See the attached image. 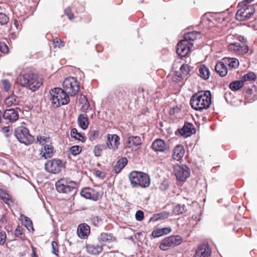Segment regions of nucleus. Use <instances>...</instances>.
Here are the masks:
<instances>
[{
	"label": "nucleus",
	"instance_id": "nucleus-38",
	"mask_svg": "<svg viewBox=\"0 0 257 257\" xmlns=\"http://www.w3.org/2000/svg\"><path fill=\"white\" fill-rule=\"evenodd\" d=\"M54 48H60L64 46V42L57 37L53 38L52 43Z\"/></svg>",
	"mask_w": 257,
	"mask_h": 257
},
{
	"label": "nucleus",
	"instance_id": "nucleus-28",
	"mask_svg": "<svg viewBox=\"0 0 257 257\" xmlns=\"http://www.w3.org/2000/svg\"><path fill=\"white\" fill-rule=\"evenodd\" d=\"M180 70L181 71L180 73L179 74V72H176L175 74V75L178 77L177 78L178 81H180L181 78L188 75L190 71L189 66L187 64H183L181 66Z\"/></svg>",
	"mask_w": 257,
	"mask_h": 257
},
{
	"label": "nucleus",
	"instance_id": "nucleus-14",
	"mask_svg": "<svg viewBox=\"0 0 257 257\" xmlns=\"http://www.w3.org/2000/svg\"><path fill=\"white\" fill-rule=\"evenodd\" d=\"M211 250L207 243L200 244L194 257H210Z\"/></svg>",
	"mask_w": 257,
	"mask_h": 257
},
{
	"label": "nucleus",
	"instance_id": "nucleus-26",
	"mask_svg": "<svg viewBox=\"0 0 257 257\" xmlns=\"http://www.w3.org/2000/svg\"><path fill=\"white\" fill-rule=\"evenodd\" d=\"M78 123L81 128L83 130H86L89 124L87 115L85 114H80L78 117Z\"/></svg>",
	"mask_w": 257,
	"mask_h": 257
},
{
	"label": "nucleus",
	"instance_id": "nucleus-64",
	"mask_svg": "<svg viewBox=\"0 0 257 257\" xmlns=\"http://www.w3.org/2000/svg\"><path fill=\"white\" fill-rule=\"evenodd\" d=\"M243 40H244L243 38L242 37V43H243Z\"/></svg>",
	"mask_w": 257,
	"mask_h": 257
},
{
	"label": "nucleus",
	"instance_id": "nucleus-62",
	"mask_svg": "<svg viewBox=\"0 0 257 257\" xmlns=\"http://www.w3.org/2000/svg\"><path fill=\"white\" fill-rule=\"evenodd\" d=\"M248 66V62L247 61L246 64L244 65V67H247Z\"/></svg>",
	"mask_w": 257,
	"mask_h": 257
},
{
	"label": "nucleus",
	"instance_id": "nucleus-4",
	"mask_svg": "<svg viewBox=\"0 0 257 257\" xmlns=\"http://www.w3.org/2000/svg\"><path fill=\"white\" fill-rule=\"evenodd\" d=\"M128 178L133 187L147 188L150 185V177L142 172L132 171L129 174Z\"/></svg>",
	"mask_w": 257,
	"mask_h": 257
},
{
	"label": "nucleus",
	"instance_id": "nucleus-42",
	"mask_svg": "<svg viewBox=\"0 0 257 257\" xmlns=\"http://www.w3.org/2000/svg\"><path fill=\"white\" fill-rule=\"evenodd\" d=\"M2 83L4 90L8 92L11 88V82L7 79H3L2 80Z\"/></svg>",
	"mask_w": 257,
	"mask_h": 257
},
{
	"label": "nucleus",
	"instance_id": "nucleus-59",
	"mask_svg": "<svg viewBox=\"0 0 257 257\" xmlns=\"http://www.w3.org/2000/svg\"><path fill=\"white\" fill-rule=\"evenodd\" d=\"M246 93L249 95H251L252 93V89H248V90L246 92Z\"/></svg>",
	"mask_w": 257,
	"mask_h": 257
},
{
	"label": "nucleus",
	"instance_id": "nucleus-61",
	"mask_svg": "<svg viewBox=\"0 0 257 257\" xmlns=\"http://www.w3.org/2000/svg\"><path fill=\"white\" fill-rule=\"evenodd\" d=\"M88 107V104H86L85 103L83 106H82V108L83 109H86Z\"/></svg>",
	"mask_w": 257,
	"mask_h": 257
},
{
	"label": "nucleus",
	"instance_id": "nucleus-18",
	"mask_svg": "<svg viewBox=\"0 0 257 257\" xmlns=\"http://www.w3.org/2000/svg\"><path fill=\"white\" fill-rule=\"evenodd\" d=\"M185 150L183 146L178 145L174 149L172 157L174 159L179 161L183 158Z\"/></svg>",
	"mask_w": 257,
	"mask_h": 257
},
{
	"label": "nucleus",
	"instance_id": "nucleus-27",
	"mask_svg": "<svg viewBox=\"0 0 257 257\" xmlns=\"http://www.w3.org/2000/svg\"><path fill=\"white\" fill-rule=\"evenodd\" d=\"M223 60V63L231 68H236L239 64L238 60L234 58L226 57L224 58Z\"/></svg>",
	"mask_w": 257,
	"mask_h": 257
},
{
	"label": "nucleus",
	"instance_id": "nucleus-19",
	"mask_svg": "<svg viewBox=\"0 0 257 257\" xmlns=\"http://www.w3.org/2000/svg\"><path fill=\"white\" fill-rule=\"evenodd\" d=\"M54 154V148L51 144H46L44 146V150H42L40 155L44 159L51 158Z\"/></svg>",
	"mask_w": 257,
	"mask_h": 257
},
{
	"label": "nucleus",
	"instance_id": "nucleus-54",
	"mask_svg": "<svg viewBox=\"0 0 257 257\" xmlns=\"http://www.w3.org/2000/svg\"><path fill=\"white\" fill-rule=\"evenodd\" d=\"M123 91L118 89L115 90V94L118 97H121L123 96Z\"/></svg>",
	"mask_w": 257,
	"mask_h": 257
},
{
	"label": "nucleus",
	"instance_id": "nucleus-21",
	"mask_svg": "<svg viewBox=\"0 0 257 257\" xmlns=\"http://www.w3.org/2000/svg\"><path fill=\"white\" fill-rule=\"evenodd\" d=\"M142 144L141 139L138 136H131L128 138L125 143L126 147L131 148L137 147Z\"/></svg>",
	"mask_w": 257,
	"mask_h": 257
},
{
	"label": "nucleus",
	"instance_id": "nucleus-34",
	"mask_svg": "<svg viewBox=\"0 0 257 257\" xmlns=\"http://www.w3.org/2000/svg\"><path fill=\"white\" fill-rule=\"evenodd\" d=\"M38 142L42 145H46L51 143V140L50 137L46 136H39L37 138Z\"/></svg>",
	"mask_w": 257,
	"mask_h": 257
},
{
	"label": "nucleus",
	"instance_id": "nucleus-5",
	"mask_svg": "<svg viewBox=\"0 0 257 257\" xmlns=\"http://www.w3.org/2000/svg\"><path fill=\"white\" fill-rule=\"evenodd\" d=\"M49 93L50 100L54 107L67 104L70 101L68 94L62 88H54Z\"/></svg>",
	"mask_w": 257,
	"mask_h": 257
},
{
	"label": "nucleus",
	"instance_id": "nucleus-46",
	"mask_svg": "<svg viewBox=\"0 0 257 257\" xmlns=\"http://www.w3.org/2000/svg\"><path fill=\"white\" fill-rule=\"evenodd\" d=\"M9 21V18L5 14L0 13V24L5 25Z\"/></svg>",
	"mask_w": 257,
	"mask_h": 257
},
{
	"label": "nucleus",
	"instance_id": "nucleus-3",
	"mask_svg": "<svg viewBox=\"0 0 257 257\" xmlns=\"http://www.w3.org/2000/svg\"><path fill=\"white\" fill-rule=\"evenodd\" d=\"M200 37V34L197 32H192L185 34L184 39L178 43L177 53L182 57L187 55L193 46L194 41Z\"/></svg>",
	"mask_w": 257,
	"mask_h": 257
},
{
	"label": "nucleus",
	"instance_id": "nucleus-15",
	"mask_svg": "<svg viewBox=\"0 0 257 257\" xmlns=\"http://www.w3.org/2000/svg\"><path fill=\"white\" fill-rule=\"evenodd\" d=\"M81 195L86 199L96 201L98 198L99 193L90 188H85L81 191Z\"/></svg>",
	"mask_w": 257,
	"mask_h": 257
},
{
	"label": "nucleus",
	"instance_id": "nucleus-52",
	"mask_svg": "<svg viewBox=\"0 0 257 257\" xmlns=\"http://www.w3.org/2000/svg\"><path fill=\"white\" fill-rule=\"evenodd\" d=\"M168 186L169 185L168 182L166 181H164L161 184L159 188L161 190L165 191L168 189Z\"/></svg>",
	"mask_w": 257,
	"mask_h": 257
},
{
	"label": "nucleus",
	"instance_id": "nucleus-25",
	"mask_svg": "<svg viewBox=\"0 0 257 257\" xmlns=\"http://www.w3.org/2000/svg\"><path fill=\"white\" fill-rule=\"evenodd\" d=\"M127 163V160L126 158H121L117 161L116 165L113 167V171L116 174L119 173L121 170L125 166Z\"/></svg>",
	"mask_w": 257,
	"mask_h": 257
},
{
	"label": "nucleus",
	"instance_id": "nucleus-56",
	"mask_svg": "<svg viewBox=\"0 0 257 257\" xmlns=\"http://www.w3.org/2000/svg\"><path fill=\"white\" fill-rule=\"evenodd\" d=\"M248 46L246 45H242V54L246 53L248 51Z\"/></svg>",
	"mask_w": 257,
	"mask_h": 257
},
{
	"label": "nucleus",
	"instance_id": "nucleus-16",
	"mask_svg": "<svg viewBox=\"0 0 257 257\" xmlns=\"http://www.w3.org/2000/svg\"><path fill=\"white\" fill-rule=\"evenodd\" d=\"M152 148L156 152H163L167 150L168 146L163 140L156 139L153 143Z\"/></svg>",
	"mask_w": 257,
	"mask_h": 257
},
{
	"label": "nucleus",
	"instance_id": "nucleus-12",
	"mask_svg": "<svg viewBox=\"0 0 257 257\" xmlns=\"http://www.w3.org/2000/svg\"><path fill=\"white\" fill-rule=\"evenodd\" d=\"M119 137L115 134H108L106 146L107 148L115 151L119 145Z\"/></svg>",
	"mask_w": 257,
	"mask_h": 257
},
{
	"label": "nucleus",
	"instance_id": "nucleus-36",
	"mask_svg": "<svg viewBox=\"0 0 257 257\" xmlns=\"http://www.w3.org/2000/svg\"><path fill=\"white\" fill-rule=\"evenodd\" d=\"M0 197L7 204H10L12 200L9 195L4 191L0 190Z\"/></svg>",
	"mask_w": 257,
	"mask_h": 257
},
{
	"label": "nucleus",
	"instance_id": "nucleus-20",
	"mask_svg": "<svg viewBox=\"0 0 257 257\" xmlns=\"http://www.w3.org/2000/svg\"><path fill=\"white\" fill-rule=\"evenodd\" d=\"M181 135L185 137L190 136L191 134L195 133V130L194 125L191 123H185L181 130Z\"/></svg>",
	"mask_w": 257,
	"mask_h": 257
},
{
	"label": "nucleus",
	"instance_id": "nucleus-53",
	"mask_svg": "<svg viewBox=\"0 0 257 257\" xmlns=\"http://www.w3.org/2000/svg\"><path fill=\"white\" fill-rule=\"evenodd\" d=\"M99 136V133L97 131H93L90 133V137L93 139H95Z\"/></svg>",
	"mask_w": 257,
	"mask_h": 257
},
{
	"label": "nucleus",
	"instance_id": "nucleus-22",
	"mask_svg": "<svg viewBox=\"0 0 257 257\" xmlns=\"http://www.w3.org/2000/svg\"><path fill=\"white\" fill-rule=\"evenodd\" d=\"M90 233V227L84 223L80 225L77 229L78 235L81 238H85Z\"/></svg>",
	"mask_w": 257,
	"mask_h": 257
},
{
	"label": "nucleus",
	"instance_id": "nucleus-13",
	"mask_svg": "<svg viewBox=\"0 0 257 257\" xmlns=\"http://www.w3.org/2000/svg\"><path fill=\"white\" fill-rule=\"evenodd\" d=\"M254 0H243L242 1V21L249 19L254 13V9L252 6H248L246 8H244L243 6H246L247 4L251 3Z\"/></svg>",
	"mask_w": 257,
	"mask_h": 257
},
{
	"label": "nucleus",
	"instance_id": "nucleus-17",
	"mask_svg": "<svg viewBox=\"0 0 257 257\" xmlns=\"http://www.w3.org/2000/svg\"><path fill=\"white\" fill-rule=\"evenodd\" d=\"M3 117L6 119H8L10 121H15L18 119L19 115L14 109L11 108L7 109L3 114Z\"/></svg>",
	"mask_w": 257,
	"mask_h": 257
},
{
	"label": "nucleus",
	"instance_id": "nucleus-40",
	"mask_svg": "<svg viewBox=\"0 0 257 257\" xmlns=\"http://www.w3.org/2000/svg\"><path fill=\"white\" fill-rule=\"evenodd\" d=\"M229 87L232 91H237L241 89V80L232 82L229 84Z\"/></svg>",
	"mask_w": 257,
	"mask_h": 257
},
{
	"label": "nucleus",
	"instance_id": "nucleus-45",
	"mask_svg": "<svg viewBox=\"0 0 257 257\" xmlns=\"http://www.w3.org/2000/svg\"><path fill=\"white\" fill-rule=\"evenodd\" d=\"M0 51L4 53H7L9 51L8 47L4 41H0Z\"/></svg>",
	"mask_w": 257,
	"mask_h": 257
},
{
	"label": "nucleus",
	"instance_id": "nucleus-48",
	"mask_svg": "<svg viewBox=\"0 0 257 257\" xmlns=\"http://www.w3.org/2000/svg\"><path fill=\"white\" fill-rule=\"evenodd\" d=\"M52 250V252L53 254L57 255L59 252L58 249V244L55 241H52L51 243Z\"/></svg>",
	"mask_w": 257,
	"mask_h": 257
},
{
	"label": "nucleus",
	"instance_id": "nucleus-9",
	"mask_svg": "<svg viewBox=\"0 0 257 257\" xmlns=\"http://www.w3.org/2000/svg\"><path fill=\"white\" fill-rule=\"evenodd\" d=\"M183 239L180 235H172L163 239L160 244V248L166 250L170 247H173L181 243Z\"/></svg>",
	"mask_w": 257,
	"mask_h": 257
},
{
	"label": "nucleus",
	"instance_id": "nucleus-50",
	"mask_svg": "<svg viewBox=\"0 0 257 257\" xmlns=\"http://www.w3.org/2000/svg\"><path fill=\"white\" fill-rule=\"evenodd\" d=\"M91 220L94 225H97L98 224L101 219L97 216H92Z\"/></svg>",
	"mask_w": 257,
	"mask_h": 257
},
{
	"label": "nucleus",
	"instance_id": "nucleus-57",
	"mask_svg": "<svg viewBox=\"0 0 257 257\" xmlns=\"http://www.w3.org/2000/svg\"><path fill=\"white\" fill-rule=\"evenodd\" d=\"M236 18L238 20H241V11L240 9L238 10L236 14Z\"/></svg>",
	"mask_w": 257,
	"mask_h": 257
},
{
	"label": "nucleus",
	"instance_id": "nucleus-30",
	"mask_svg": "<svg viewBox=\"0 0 257 257\" xmlns=\"http://www.w3.org/2000/svg\"><path fill=\"white\" fill-rule=\"evenodd\" d=\"M199 76L205 80L209 78L210 72L209 69L204 65H202L199 68Z\"/></svg>",
	"mask_w": 257,
	"mask_h": 257
},
{
	"label": "nucleus",
	"instance_id": "nucleus-44",
	"mask_svg": "<svg viewBox=\"0 0 257 257\" xmlns=\"http://www.w3.org/2000/svg\"><path fill=\"white\" fill-rule=\"evenodd\" d=\"M7 235L6 232L0 229V245H3L6 242Z\"/></svg>",
	"mask_w": 257,
	"mask_h": 257
},
{
	"label": "nucleus",
	"instance_id": "nucleus-47",
	"mask_svg": "<svg viewBox=\"0 0 257 257\" xmlns=\"http://www.w3.org/2000/svg\"><path fill=\"white\" fill-rule=\"evenodd\" d=\"M135 217L137 220L142 221L144 218V212L141 210H138L136 212Z\"/></svg>",
	"mask_w": 257,
	"mask_h": 257
},
{
	"label": "nucleus",
	"instance_id": "nucleus-37",
	"mask_svg": "<svg viewBox=\"0 0 257 257\" xmlns=\"http://www.w3.org/2000/svg\"><path fill=\"white\" fill-rule=\"evenodd\" d=\"M185 210V206L184 205L178 204L174 207L173 212L175 215H180L183 213Z\"/></svg>",
	"mask_w": 257,
	"mask_h": 257
},
{
	"label": "nucleus",
	"instance_id": "nucleus-2",
	"mask_svg": "<svg viewBox=\"0 0 257 257\" xmlns=\"http://www.w3.org/2000/svg\"><path fill=\"white\" fill-rule=\"evenodd\" d=\"M191 107L196 110L206 109L211 103V94L210 91L200 92L194 94L190 101Z\"/></svg>",
	"mask_w": 257,
	"mask_h": 257
},
{
	"label": "nucleus",
	"instance_id": "nucleus-41",
	"mask_svg": "<svg viewBox=\"0 0 257 257\" xmlns=\"http://www.w3.org/2000/svg\"><path fill=\"white\" fill-rule=\"evenodd\" d=\"M256 78V75L253 72H249L245 74L242 77V83L243 81H251L255 80Z\"/></svg>",
	"mask_w": 257,
	"mask_h": 257
},
{
	"label": "nucleus",
	"instance_id": "nucleus-29",
	"mask_svg": "<svg viewBox=\"0 0 257 257\" xmlns=\"http://www.w3.org/2000/svg\"><path fill=\"white\" fill-rule=\"evenodd\" d=\"M5 102L8 107H10L17 105L19 102V99L16 95L12 94L6 98Z\"/></svg>",
	"mask_w": 257,
	"mask_h": 257
},
{
	"label": "nucleus",
	"instance_id": "nucleus-43",
	"mask_svg": "<svg viewBox=\"0 0 257 257\" xmlns=\"http://www.w3.org/2000/svg\"><path fill=\"white\" fill-rule=\"evenodd\" d=\"M81 148L78 146H74L70 148V152L73 155H78L81 152Z\"/></svg>",
	"mask_w": 257,
	"mask_h": 257
},
{
	"label": "nucleus",
	"instance_id": "nucleus-8",
	"mask_svg": "<svg viewBox=\"0 0 257 257\" xmlns=\"http://www.w3.org/2000/svg\"><path fill=\"white\" fill-rule=\"evenodd\" d=\"M15 135L20 142L28 145L33 142V138L29 134V130L24 126H19L16 128Z\"/></svg>",
	"mask_w": 257,
	"mask_h": 257
},
{
	"label": "nucleus",
	"instance_id": "nucleus-33",
	"mask_svg": "<svg viewBox=\"0 0 257 257\" xmlns=\"http://www.w3.org/2000/svg\"><path fill=\"white\" fill-rule=\"evenodd\" d=\"M169 215L170 214L169 212H162L161 213L154 215V216L151 218L150 221H156L159 220L164 219L167 218L169 216Z\"/></svg>",
	"mask_w": 257,
	"mask_h": 257
},
{
	"label": "nucleus",
	"instance_id": "nucleus-23",
	"mask_svg": "<svg viewBox=\"0 0 257 257\" xmlns=\"http://www.w3.org/2000/svg\"><path fill=\"white\" fill-rule=\"evenodd\" d=\"M215 70L218 74L221 77L225 76L227 73V69L225 63H223V60L222 61L218 62L215 66Z\"/></svg>",
	"mask_w": 257,
	"mask_h": 257
},
{
	"label": "nucleus",
	"instance_id": "nucleus-31",
	"mask_svg": "<svg viewBox=\"0 0 257 257\" xmlns=\"http://www.w3.org/2000/svg\"><path fill=\"white\" fill-rule=\"evenodd\" d=\"M241 45L239 42H235L231 43L228 46V49L234 53L236 55H240L241 54Z\"/></svg>",
	"mask_w": 257,
	"mask_h": 257
},
{
	"label": "nucleus",
	"instance_id": "nucleus-60",
	"mask_svg": "<svg viewBox=\"0 0 257 257\" xmlns=\"http://www.w3.org/2000/svg\"><path fill=\"white\" fill-rule=\"evenodd\" d=\"M21 234V233L20 232V231H18V230H16L15 235L17 236H19V235Z\"/></svg>",
	"mask_w": 257,
	"mask_h": 257
},
{
	"label": "nucleus",
	"instance_id": "nucleus-51",
	"mask_svg": "<svg viewBox=\"0 0 257 257\" xmlns=\"http://www.w3.org/2000/svg\"><path fill=\"white\" fill-rule=\"evenodd\" d=\"M65 14L68 16L69 19L72 20L74 18L73 14L71 13V10L69 8H67L65 10Z\"/></svg>",
	"mask_w": 257,
	"mask_h": 257
},
{
	"label": "nucleus",
	"instance_id": "nucleus-39",
	"mask_svg": "<svg viewBox=\"0 0 257 257\" xmlns=\"http://www.w3.org/2000/svg\"><path fill=\"white\" fill-rule=\"evenodd\" d=\"M107 148L106 145H97L94 148V153L95 156L99 157L101 156L103 149Z\"/></svg>",
	"mask_w": 257,
	"mask_h": 257
},
{
	"label": "nucleus",
	"instance_id": "nucleus-49",
	"mask_svg": "<svg viewBox=\"0 0 257 257\" xmlns=\"http://www.w3.org/2000/svg\"><path fill=\"white\" fill-rule=\"evenodd\" d=\"M164 235L161 229H157L152 232V235L154 237H158Z\"/></svg>",
	"mask_w": 257,
	"mask_h": 257
},
{
	"label": "nucleus",
	"instance_id": "nucleus-32",
	"mask_svg": "<svg viewBox=\"0 0 257 257\" xmlns=\"http://www.w3.org/2000/svg\"><path fill=\"white\" fill-rule=\"evenodd\" d=\"M71 136L75 140L80 142H84L85 141V138L81 133H78L77 129L72 128L71 131Z\"/></svg>",
	"mask_w": 257,
	"mask_h": 257
},
{
	"label": "nucleus",
	"instance_id": "nucleus-6",
	"mask_svg": "<svg viewBox=\"0 0 257 257\" xmlns=\"http://www.w3.org/2000/svg\"><path fill=\"white\" fill-rule=\"evenodd\" d=\"M77 184L76 182L68 178H62L56 183V188L58 192L62 193H69L76 190Z\"/></svg>",
	"mask_w": 257,
	"mask_h": 257
},
{
	"label": "nucleus",
	"instance_id": "nucleus-11",
	"mask_svg": "<svg viewBox=\"0 0 257 257\" xmlns=\"http://www.w3.org/2000/svg\"><path fill=\"white\" fill-rule=\"evenodd\" d=\"M174 172L176 179L180 181H185L190 176L189 168L186 165H175Z\"/></svg>",
	"mask_w": 257,
	"mask_h": 257
},
{
	"label": "nucleus",
	"instance_id": "nucleus-58",
	"mask_svg": "<svg viewBox=\"0 0 257 257\" xmlns=\"http://www.w3.org/2000/svg\"><path fill=\"white\" fill-rule=\"evenodd\" d=\"M26 222L28 226H31L32 224L31 221L28 217H26Z\"/></svg>",
	"mask_w": 257,
	"mask_h": 257
},
{
	"label": "nucleus",
	"instance_id": "nucleus-1",
	"mask_svg": "<svg viewBox=\"0 0 257 257\" xmlns=\"http://www.w3.org/2000/svg\"><path fill=\"white\" fill-rule=\"evenodd\" d=\"M20 84L33 91H36L43 84L42 79L30 70L23 71L19 77Z\"/></svg>",
	"mask_w": 257,
	"mask_h": 257
},
{
	"label": "nucleus",
	"instance_id": "nucleus-35",
	"mask_svg": "<svg viewBox=\"0 0 257 257\" xmlns=\"http://www.w3.org/2000/svg\"><path fill=\"white\" fill-rule=\"evenodd\" d=\"M113 237L111 234H108L107 233H102L98 237L99 241H111L113 239Z\"/></svg>",
	"mask_w": 257,
	"mask_h": 257
},
{
	"label": "nucleus",
	"instance_id": "nucleus-7",
	"mask_svg": "<svg viewBox=\"0 0 257 257\" xmlns=\"http://www.w3.org/2000/svg\"><path fill=\"white\" fill-rule=\"evenodd\" d=\"M65 91L71 96L75 95L79 90V83L74 77H68L63 82Z\"/></svg>",
	"mask_w": 257,
	"mask_h": 257
},
{
	"label": "nucleus",
	"instance_id": "nucleus-10",
	"mask_svg": "<svg viewBox=\"0 0 257 257\" xmlns=\"http://www.w3.org/2000/svg\"><path fill=\"white\" fill-rule=\"evenodd\" d=\"M62 167V162L59 159L48 160L45 165L46 171L52 174H57L59 173Z\"/></svg>",
	"mask_w": 257,
	"mask_h": 257
},
{
	"label": "nucleus",
	"instance_id": "nucleus-24",
	"mask_svg": "<svg viewBox=\"0 0 257 257\" xmlns=\"http://www.w3.org/2000/svg\"><path fill=\"white\" fill-rule=\"evenodd\" d=\"M86 250L90 254H97L102 251V245L87 244L86 246Z\"/></svg>",
	"mask_w": 257,
	"mask_h": 257
},
{
	"label": "nucleus",
	"instance_id": "nucleus-63",
	"mask_svg": "<svg viewBox=\"0 0 257 257\" xmlns=\"http://www.w3.org/2000/svg\"><path fill=\"white\" fill-rule=\"evenodd\" d=\"M83 99H84L85 100H86V102H87V101L86 100V98H85V96H83Z\"/></svg>",
	"mask_w": 257,
	"mask_h": 257
},
{
	"label": "nucleus",
	"instance_id": "nucleus-55",
	"mask_svg": "<svg viewBox=\"0 0 257 257\" xmlns=\"http://www.w3.org/2000/svg\"><path fill=\"white\" fill-rule=\"evenodd\" d=\"M162 230L163 234H166L170 233L171 231L170 227H165L161 229Z\"/></svg>",
	"mask_w": 257,
	"mask_h": 257
}]
</instances>
